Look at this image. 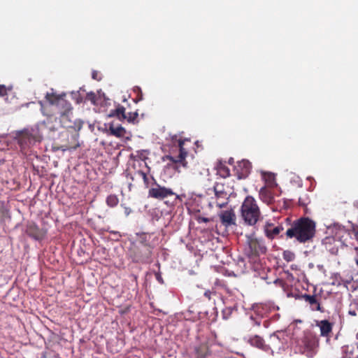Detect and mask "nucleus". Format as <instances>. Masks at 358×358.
<instances>
[{
    "label": "nucleus",
    "mask_w": 358,
    "mask_h": 358,
    "mask_svg": "<svg viewBox=\"0 0 358 358\" xmlns=\"http://www.w3.org/2000/svg\"><path fill=\"white\" fill-rule=\"evenodd\" d=\"M315 222L307 217H302L294 220L286 231L288 238H295L299 243H306L315 236Z\"/></svg>",
    "instance_id": "obj_1"
},
{
    "label": "nucleus",
    "mask_w": 358,
    "mask_h": 358,
    "mask_svg": "<svg viewBox=\"0 0 358 358\" xmlns=\"http://www.w3.org/2000/svg\"><path fill=\"white\" fill-rule=\"evenodd\" d=\"M318 347V337L310 331H305L302 336L294 338L295 351L308 358H313L317 354Z\"/></svg>",
    "instance_id": "obj_2"
},
{
    "label": "nucleus",
    "mask_w": 358,
    "mask_h": 358,
    "mask_svg": "<svg viewBox=\"0 0 358 358\" xmlns=\"http://www.w3.org/2000/svg\"><path fill=\"white\" fill-rule=\"evenodd\" d=\"M241 213L245 223L250 226L256 224L261 217L260 209L252 196L245 197L241 207Z\"/></svg>",
    "instance_id": "obj_3"
},
{
    "label": "nucleus",
    "mask_w": 358,
    "mask_h": 358,
    "mask_svg": "<svg viewBox=\"0 0 358 358\" xmlns=\"http://www.w3.org/2000/svg\"><path fill=\"white\" fill-rule=\"evenodd\" d=\"M186 142H190V140L189 138L182 139L181 137L179 138L177 135H173L171 137V143L173 146L178 148L179 154L176 157L169 155L166 156V158L175 164L176 169H178L180 166L184 168L187 166V162L186 161L187 150L185 148Z\"/></svg>",
    "instance_id": "obj_4"
},
{
    "label": "nucleus",
    "mask_w": 358,
    "mask_h": 358,
    "mask_svg": "<svg viewBox=\"0 0 358 358\" xmlns=\"http://www.w3.org/2000/svg\"><path fill=\"white\" fill-rule=\"evenodd\" d=\"M65 95H58L53 92L45 94L46 101L57 108V113L62 117H68L72 113L71 104L64 98Z\"/></svg>",
    "instance_id": "obj_5"
},
{
    "label": "nucleus",
    "mask_w": 358,
    "mask_h": 358,
    "mask_svg": "<svg viewBox=\"0 0 358 358\" xmlns=\"http://www.w3.org/2000/svg\"><path fill=\"white\" fill-rule=\"evenodd\" d=\"M246 238L245 254L248 257H257L266 253L267 248L262 239L257 238L254 234L247 235Z\"/></svg>",
    "instance_id": "obj_6"
},
{
    "label": "nucleus",
    "mask_w": 358,
    "mask_h": 358,
    "mask_svg": "<svg viewBox=\"0 0 358 358\" xmlns=\"http://www.w3.org/2000/svg\"><path fill=\"white\" fill-rule=\"evenodd\" d=\"M154 246L134 245L130 250V256L134 262H148L152 254Z\"/></svg>",
    "instance_id": "obj_7"
},
{
    "label": "nucleus",
    "mask_w": 358,
    "mask_h": 358,
    "mask_svg": "<svg viewBox=\"0 0 358 358\" xmlns=\"http://www.w3.org/2000/svg\"><path fill=\"white\" fill-rule=\"evenodd\" d=\"M154 181L153 186L148 190V196L157 200H163L175 195V192L171 188L166 187L158 184L155 178L152 177Z\"/></svg>",
    "instance_id": "obj_8"
},
{
    "label": "nucleus",
    "mask_w": 358,
    "mask_h": 358,
    "mask_svg": "<svg viewBox=\"0 0 358 358\" xmlns=\"http://www.w3.org/2000/svg\"><path fill=\"white\" fill-rule=\"evenodd\" d=\"M16 138L21 151L23 152H25L36 141H39L37 136L33 134L32 131L29 129H24L17 132Z\"/></svg>",
    "instance_id": "obj_9"
},
{
    "label": "nucleus",
    "mask_w": 358,
    "mask_h": 358,
    "mask_svg": "<svg viewBox=\"0 0 358 358\" xmlns=\"http://www.w3.org/2000/svg\"><path fill=\"white\" fill-rule=\"evenodd\" d=\"M227 187L223 182H216L213 186V190L217 201H216V206L222 208L228 203L229 193L227 191Z\"/></svg>",
    "instance_id": "obj_10"
},
{
    "label": "nucleus",
    "mask_w": 358,
    "mask_h": 358,
    "mask_svg": "<svg viewBox=\"0 0 358 358\" xmlns=\"http://www.w3.org/2000/svg\"><path fill=\"white\" fill-rule=\"evenodd\" d=\"M243 340L251 346L257 348L265 352L273 354V350L269 344H266L264 339L259 335L245 337Z\"/></svg>",
    "instance_id": "obj_11"
},
{
    "label": "nucleus",
    "mask_w": 358,
    "mask_h": 358,
    "mask_svg": "<svg viewBox=\"0 0 358 358\" xmlns=\"http://www.w3.org/2000/svg\"><path fill=\"white\" fill-rule=\"evenodd\" d=\"M251 169V163L247 159H243L236 162L233 171L238 179H243L248 176Z\"/></svg>",
    "instance_id": "obj_12"
},
{
    "label": "nucleus",
    "mask_w": 358,
    "mask_h": 358,
    "mask_svg": "<svg viewBox=\"0 0 358 358\" xmlns=\"http://www.w3.org/2000/svg\"><path fill=\"white\" fill-rule=\"evenodd\" d=\"M25 232L29 237L37 241L43 240L46 235V230L40 228L34 222H30L27 225Z\"/></svg>",
    "instance_id": "obj_13"
},
{
    "label": "nucleus",
    "mask_w": 358,
    "mask_h": 358,
    "mask_svg": "<svg viewBox=\"0 0 358 358\" xmlns=\"http://www.w3.org/2000/svg\"><path fill=\"white\" fill-rule=\"evenodd\" d=\"M219 217L222 224L226 227L236 224V215L233 210L221 211Z\"/></svg>",
    "instance_id": "obj_14"
},
{
    "label": "nucleus",
    "mask_w": 358,
    "mask_h": 358,
    "mask_svg": "<svg viewBox=\"0 0 358 358\" xmlns=\"http://www.w3.org/2000/svg\"><path fill=\"white\" fill-rule=\"evenodd\" d=\"M283 230L284 228L282 225L275 226L272 223L267 222L264 226L265 235L271 240L275 238Z\"/></svg>",
    "instance_id": "obj_15"
},
{
    "label": "nucleus",
    "mask_w": 358,
    "mask_h": 358,
    "mask_svg": "<svg viewBox=\"0 0 358 358\" xmlns=\"http://www.w3.org/2000/svg\"><path fill=\"white\" fill-rule=\"evenodd\" d=\"M260 199L265 203L269 205L274 201V197L271 191L266 187H263L259 192Z\"/></svg>",
    "instance_id": "obj_16"
},
{
    "label": "nucleus",
    "mask_w": 358,
    "mask_h": 358,
    "mask_svg": "<svg viewBox=\"0 0 358 358\" xmlns=\"http://www.w3.org/2000/svg\"><path fill=\"white\" fill-rule=\"evenodd\" d=\"M52 322L57 324V325L66 328L69 324V320L64 315H50V317H46Z\"/></svg>",
    "instance_id": "obj_17"
},
{
    "label": "nucleus",
    "mask_w": 358,
    "mask_h": 358,
    "mask_svg": "<svg viewBox=\"0 0 358 358\" xmlns=\"http://www.w3.org/2000/svg\"><path fill=\"white\" fill-rule=\"evenodd\" d=\"M303 297L304 298L306 302L309 303L312 310L323 311L321 309L320 303H319L316 296L305 294Z\"/></svg>",
    "instance_id": "obj_18"
},
{
    "label": "nucleus",
    "mask_w": 358,
    "mask_h": 358,
    "mask_svg": "<svg viewBox=\"0 0 358 358\" xmlns=\"http://www.w3.org/2000/svg\"><path fill=\"white\" fill-rule=\"evenodd\" d=\"M317 326L320 329L322 336H327L332 330V323L327 320H321L317 323Z\"/></svg>",
    "instance_id": "obj_19"
},
{
    "label": "nucleus",
    "mask_w": 358,
    "mask_h": 358,
    "mask_svg": "<svg viewBox=\"0 0 358 358\" xmlns=\"http://www.w3.org/2000/svg\"><path fill=\"white\" fill-rule=\"evenodd\" d=\"M110 117H116L120 120L126 119L125 108L121 105H118L115 110H112L109 114Z\"/></svg>",
    "instance_id": "obj_20"
},
{
    "label": "nucleus",
    "mask_w": 358,
    "mask_h": 358,
    "mask_svg": "<svg viewBox=\"0 0 358 358\" xmlns=\"http://www.w3.org/2000/svg\"><path fill=\"white\" fill-rule=\"evenodd\" d=\"M217 174L223 178L230 176V169L222 162H219L216 167Z\"/></svg>",
    "instance_id": "obj_21"
},
{
    "label": "nucleus",
    "mask_w": 358,
    "mask_h": 358,
    "mask_svg": "<svg viewBox=\"0 0 358 358\" xmlns=\"http://www.w3.org/2000/svg\"><path fill=\"white\" fill-rule=\"evenodd\" d=\"M110 134L116 137H122L126 133L125 129L122 126L114 127L113 124L109 126Z\"/></svg>",
    "instance_id": "obj_22"
},
{
    "label": "nucleus",
    "mask_w": 358,
    "mask_h": 358,
    "mask_svg": "<svg viewBox=\"0 0 358 358\" xmlns=\"http://www.w3.org/2000/svg\"><path fill=\"white\" fill-rule=\"evenodd\" d=\"M280 334H282L283 335V332L282 331H277L275 332H274L273 334H272L270 336V342H271V344L273 345H278V344L282 343L281 342V337H280Z\"/></svg>",
    "instance_id": "obj_23"
},
{
    "label": "nucleus",
    "mask_w": 358,
    "mask_h": 358,
    "mask_svg": "<svg viewBox=\"0 0 358 358\" xmlns=\"http://www.w3.org/2000/svg\"><path fill=\"white\" fill-rule=\"evenodd\" d=\"M150 234L142 233L140 235L139 245L143 246H152L150 243Z\"/></svg>",
    "instance_id": "obj_24"
},
{
    "label": "nucleus",
    "mask_w": 358,
    "mask_h": 358,
    "mask_svg": "<svg viewBox=\"0 0 358 358\" xmlns=\"http://www.w3.org/2000/svg\"><path fill=\"white\" fill-rule=\"evenodd\" d=\"M265 182L268 187H273L276 185L275 175L273 173H265L263 176Z\"/></svg>",
    "instance_id": "obj_25"
},
{
    "label": "nucleus",
    "mask_w": 358,
    "mask_h": 358,
    "mask_svg": "<svg viewBox=\"0 0 358 358\" xmlns=\"http://www.w3.org/2000/svg\"><path fill=\"white\" fill-rule=\"evenodd\" d=\"M119 203L117 196L115 194H110L106 198V203L108 206L113 208L115 207Z\"/></svg>",
    "instance_id": "obj_26"
},
{
    "label": "nucleus",
    "mask_w": 358,
    "mask_h": 358,
    "mask_svg": "<svg viewBox=\"0 0 358 358\" xmlns=\"http://www.w3.org/2000/svg\"><path fill=\"white\" fill-rule=\"evenodd\" d=\"M282 257L286 262H289L294 261L295 255L290 250H285L282 253Z\"/></svg>",
    "instance_id": "obj_27"
},
{
    "label": "nucleus",
    "mask_w": 358,
    "mask_h": 358,
    "mask_svg": "<svg viewBox=\"0 0 358 358\" xmlns=\"http://www.w3.org/2000/svg\"><path fill=\"white\" fill-rule=\"evenodd\" d=\"M13 90L12 86L6 87L4 85H0V96H5L8 94V92Z\"/></svg>",
    "instance_id": "obj_28"
},
{
    "label": "nucleus",
    "mask_w": 358,
    "mask_h": 358,
    "mask_svg": "<svg viewBox=\"0 0 358 358\" xmlns=\"http://www.w3.org/2000/svg\"><path fill=\"white\" fill-rule=\"evenodd\" d=\"M138 113L137 112H129L127 114H126V119L129 122H134L136 118L138 117Z\"/></svg>",
    "instance_id": "obj_29"
},
{
    "label": "nucleus",
    "mask_w": 358,
    "mask_h": 358,
    "mask_svg": "<svg viewBox=\"0 0 358 358\" xmlns=\"http://www.w3.org/2000/svg\"><path fill=\"white\" fill-rule=\"evenodd\" d=\"M262 316L263 315H256V317H254L253 315H250V319L254 322L255 325L259 326Z\"/></svg>",
    "instance_id": "obj_30"
},
{
    "label": "nucleus",
    "mask_w": 358,
    "mask_h": 358,
    "mask_svg": "<svg viewBox=\"0 0 358 358\" xmlns=\"http://www.w3.org/2000/svg\"><path fill=\"white\" fill-rule=\"evenodd\" d=\"M137 173L138 176H140L143 178L144 184L145 185V186L147 187H148L149 179L147 176V174L145 172H143V171H138Z\"/></svg>",
    "instance_id": "obj_31"
},
{
    "label": "nucleus",
    "mask_w": 358,
    "mask_h": 358,
    "mask_svg": "<svg viewBox=\"0 0 358 358\" xmlns=\"http://www.w3.org/2000/svg\"><path fill=\"white\" fill-rule=\"evenodd\" d=\"M303 321L301 320H294L292 323H290V324L287 327V331H294L295 329V327L296 326L297 324H301L302 323Z\"/></svg>",
    "instance_id": "obj_32"
},
{
    "label": "nucleus",
    "mask_w": 358,
    "mask_h": 358,
    "mask_svg": "<svg viewBox=\"0 0 358 358\" xmlns=\"http://www.w3.org/2000/svg\"><path fill=\"white\" fill-rule=\"evenodd\" d=\"M196 220L198 221L199 223H201V222L206 223V222H210V220L208 218L204 217H201V216L198 217Z\"/></svg>",
    "instance_id": "obj_33"
},
{
    "label": "nucleus",
    "mask_w": 358,
    "mask_h": 358,
    "mask_svg": "<svg viewBox=\"0 0 358 358\" xmlns=\"http://www.w3.org/2000/svg\"><path fill=\"white\" fill-rule=\"evenodd\" d=\"M92 78L96 80H101V78L99 76V73L97 71H94L92 73Z\"/></svg>",
    "instance_id": "obj_34"
},
{
    "label": "nucleus",
    "mask_w": 358,
    "mask_h": 358,
    "mask_svg": "<svg viewBox=\"0 0 358 358\" xmlns=\"http://www.w3.org/2000/svg\"><path fill=\"white\" fill-rule=\"evenodd\" d=\"M172 196H175L176 200H179V201H182V197H185V195H183V194L178 195L175 193V195H173Z\"/></svg>",
    "instance_id": "obj_35"
},
{
    "label": "nucleus",
    "mask_w": 358,
    "mask_h": 358,
    "mask_svg": "<svg viewBox=\"0 0 358 358\" xmlns=\"http://www.w3.org/2000/svg\"><path fill=\"white\" fill-rule=\"evenodd\" d=\"M213 294V292H210V290H207L204 292V296L208 299H210L211 294Z\"/></svg>",
    "instance_id": "obj_36"
},
{
    "label": "nucleus",
    "mask_w": 358,
    "mask_h": 358,
    "mask_svg": "<svg viewBox=\"0 0 358 358\" xmlns=\"http://www.w3.org/2000/svg\"><path fill=\"white\" fill-rule=\"evenodd\" d=\"M352 280V278H351L349 280H343L342 281L343 282V285L347 287V285L351 283Z\"/></svg>",
    "instance_id": "obj_37"
},
{
    "label": "nucleus",
    "mask_w": 358,
    "mask_h": 358,
    "mask_svg": "<svg viewBox=\"0 0 358 358\" xmlns=\"http://www.w3.org/2000/svg\"><path fill=\"white\" fill-rule=\"evenodd\" d=\"M230 315H225V314H223V315H222V319H223V320H226L229 319V316H230Z\"/></svg>",
    "instance_id": "obj_38"
},
{
    "label": "nucleus",
    "mask_w": 358,
    "mask_h": 358,
    "mask_svg": "<svg viewBox=\"0 0 358 358\" xmlns=\"http://www.w3.org/2000/svg\"><path fill=\"white\" fill-rule=\"evenodd\" d=\"M211 316H213V318L212 319L213 321H215L216 320V317L218 316L217 314L215 315H210Z\"/></svg>",
    "instance_id": "obj_39"
},
{
    "label": "nucleus",
    "mask_w": 358,
    "mask_h": 358,
    "mask_svg": "<svg viewBox=\"0 0 358 358\" xmlns=\"http://www.w3.org/2000/svg\"><path fill=\"white\" fill-rule=\"evenodd\" d=\"M41 357L42 358H47L46 354L45 352L42 353Z\"/></svg>",
    "instance_id": "obj_40"
},
{
    "label": "nucleus",
    "mask_w": 358,
    "mask_h": 358,
    "mask_svg": "<svg viewBox=\"0 0 358 358\" xmlns=\"http://www.w3.org/2000/svg\"><path fill=\"white\" fill-rule=\"evenodd\" d=\"M132 277L134 278V280L136 281L137 277L136 275H132Z\"/></svg>",
    "instance_id": "obj_41"
},
{
    "label": "nucleus",
    "mask_w": 358,
    "mask_h": 358,
    "mask_svg": "<svg viewBox=\"0 0 358 358\" xmlns=\"http://www.w3.org/2000/svg\"><path fill=\"white\" fill-rule=\"evenodd\" d=\"M157 280H158L159 281H161V280H162L161 277H157Z\"/></svg>",
    "instance_id": "obj_42"
},
{
    "label": "nucleus",
    "mask_w": 358,
    "mask_h": 358,
    "mask_svg": "<svg viewBox=\"0 0 358 358\" xmlns=\"http://www.w3.org/2000/svg\"><path fill=\"white\" fill-rule=\"evenodd\" d=\"M348 313H349V314L355 313V312H354V311H349V312H348Z\"/></svg>",
    "instance_id": "obj_43"
},
{
    "label": "nucleus",
    "mask_w": 358,
    "mask_h": 358,
    "mask_svg": "<svg viewBox=\"0 0 358 358\" xmlns=\"http://www.w3.org/2000/svg\"><path fill=\"white\" fill-rule=\"evenodd\" d=\"M232 161H233V159H229V163H230V164H231V163H232Z\"/></svg>",
    "instance_id": "obj_44"
},
{
    "label": "nucleus",
    "mask_w": 358,
    "mask_h": 358,
    "mask_svg": "<svg viewBox=\"0 0 358 358\" xmlns=\"http://www.w3.org/2000/svg\"><path fill=\"white\" fill-rule=\"evenodd\" d=\"M77 147H78V145H77L76 146L73 147V149H76Z\"/></svg>",
    "instance_id": "obj_45"
},
{
    "label": "nucleus",
    "mask_w": 358,
    "mask_h": 358,
    "mask_svg": "<svg viewBox=\"0 0 358 358\" xmlns=\"http://www.w3.org/2000/svg\"><path fill=\"white\" fill-rule=\"evenodd\" d=\"M357 338H358V333L357 334Z\"/></svg>",
    "instance_id": "obj_46"
},
{
    "label": "nucleus",
    "mask_w": 358,
    "mask_h": 358,
    "mask_svg": "<svg viewBox=\"0 0 358 358\" xmlns=\"http://www.w3.org/2000/svg\"><path fill=\"white\" fill-rule=\"evenodd\" d=\"M357 264L358 265V260L357 261Z\"/></svg>",
    "instance_id": "obj_47"
},
{
    "label": "nucleus",
    "mask_w": 358,
    "mask_h": 358,
    "mask_svg": "<svg viewBox=\"0 0 358 358\" xmlns=\"http://www.w3.org/2000/svg\"><path fill=\"white\" fill-rule=\"evenodd\" d=\"M357 348H358V343H357Z\"/></svg>",
    "instance_id": "obj_48"
}]
</instances>
